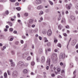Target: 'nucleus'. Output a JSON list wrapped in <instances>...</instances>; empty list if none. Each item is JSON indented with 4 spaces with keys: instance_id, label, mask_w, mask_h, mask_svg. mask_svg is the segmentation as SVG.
I'll use <instances>...</instances> for the list:
<instances>
[{
    "instance_id": "1",
    "label": "nucleus",
    "mask_w": 78,
    "mask_h": 78,
    "mask_svg": "<svg viewBox=\"0 0 78 78\" xmlns=\"http://www.w3.org/2000/svg\"><path fill=\"white\" fill-rule=\"evenodd\" d=\"M17 66L19 67H23V66H24V63L22 61H20L18 63Z\"/></svg>"
},
{
    "instance_id": "2",
    "label": "nucleus",
    "mask_w": 78,
    "mask_h": 78,
    "mask_svg": "<svg viewBox=\"0 0 78 78\" xmlns=\"http://www.w3.org/2000/svg\"><path fill=\"white\" fill-rule=\"evenodd\" d=\"M17 75H18V73L16 71H13L12 73V76L14 78H16V77L17 76Z\"/></svg>"
},
{
    "instance_id": "3",
    "label": "nucleus",
    "mask_w": 78,
    "mask_h": 78,
    "mask_svg": "<svg viewBox=\"0 0 78 78\" xmlns=\"http://www.w3.org/2000/svg\"><path fill=\"white\" fill-rule=\"evenodd\" d=\"M65 56H66L65 53H61L60 54L59 58L61 59H64V58H65Z\"/></svg>"
},
{
    "instance_id": "4",
    "label": "nucleus",
    "mask_w": 78,
    "mask_h": 78,
    "mask_svg": "<svg viewBox=\"0 0 78 78\" xmlns=\"http://www.w3.org/2000/svg\"><path fill=\"white\" fill-rule=\"evenodd\" d=\"M52 59L53 62H54V63L56 62V61L58 60V58L57 57H52Z\"/></svg>"
},
{
    "instance_id": "5",
    "label": "nucleus",
    "mask_w": 78,
    "mask_h": 78,
    "mask_svg": "<svg viewBox=\"0 0 78 78\" xmlns=\"http://www.w3.org/2000/svg\"><path fill=\"white\" fill-rule=\"evenodd\" d=\"M72 6V4L71 3H70L69 4V5L66 4V8L68 9H70V7Z\"/></svg>"
},
{
    "instance_id": "6",
    "label": "nucleus",
    "mask_w": 78,
    "mask_h": 78,
    "mask_svg": "<svg viewBox=\"0 0 78 78\" xmlns=\"http://www.w3.org/2000/svg\"><path fill=\"white\" fill-rule=\"evenodd\" d=\"M52 33V32H51V30L49 29L48 30L47 32V35L49 36H50L51 35V34Z\"/></svg>"
},
{
    "instance_id": "7",
    "label": "nucleus",
    "mask_w": 78,
    "mask_h": 78,
    "mask_svg": "<svg viewBox=\"0 0 78 78\" xmlns=\"http://www.w3.org/2000/svg\"><path fill=\"white\" fill-rule=\"evenodd\" d=\"M45 57L42 56L41 58V63H43L45 62Z\"/></svg>"
},
{
    "instance_id": "8",
    "label": "nucleus",
    "mask_w": 78,
    "mask_h": 78,
    "mask_svg": "<svg viewBox=\"0 0 78 78\" xmlns=\"http://www.w3.org/2000/svg\"><path fill=\"white\" fill-rule=\"evenodd\" d=\"M50 58H48L46 61V65H49L50 66Z\"/></svg>"
},
{
    "instance_id": "9",
    "label": "nucleus",
    "mask_w": 78,
    "mask_h": 78,
    "mask_svg": "<svg viewBox=\"0 0 78 78\" xmlns=\"http://www.w3.org/2000/svg\"><path fill=\"white\" fill-rule=\"evenodd\" d=\"M42 3L41 2V0H36L35 1V3L37 5H39V4H41Z\"/></svg>"
},
{
    "instance_id": "10",
    "label": "nucleus",
    "mask_w": 78,
    "mask_h": 78,
    "mask_svg": "<svg viewBox=\"0 0 78 78\" xmlns=\"http://www.w3.org/2000/svg\"><path fill=\"white\" fill-rule=\"evenodd\" d=\"M76 40H73L72 44V45L73 46V45H75L76 44Z\"/></svg>"
},
{
    "instance_id": "11",
    "label": "nucleus",
    "mask_w": 78,
    "mask_h": 78,
    "mask_svg": "<svg viewBox=\"0 0 78 78\" xmlns=\"http://www.w3.org/2000/svg\"><path fill=\"white\" fill-rule=\"evenodd\" d=\"M10 61L11 64V66H12V67H14V66H15V64H14V63L13 62L12 60H11Z\"/></svg>"
},
{
    "instance_id": "12",
    "label": "nucleus",
    "mask_w": 78,
    "mask_h": 78,
    "mask_svg": "<svg viewBox=\"0 0 78 78\" xmlns=\"http://www.w3.org/2000/svg\"><path fill=\"white\" fill-rule=\"evenodd\" d=\"M23 73H24V74H26V73H28V70L26 69H24L23 70Z\"/></svg>"
},
{
    "instance_id": "13",
    "label": "nucleus",
    "mask_w": 78,
    "mask_h": 78,
    "mask_svg": "<svg viewBox=\"0 0 78 78\" xmlns=\"http://www.w3.org/2000/svg\"><path fill=\"white\" fill-rule=\"evenodd\" d=\"M44 8V7L42 5H40L37 7V9H41Z\"/></svg>"
},
{
    "instance_id": "14",
    "label": "nucleus",
    "mask_w": 78,
    "mask_h": 78,
    "mask_svg": "<svg viewBox=\"0 0 78 78\" xmlns=\"http://www.w3.org/2000/svg\"><path fill=\"white\" fill-rule=\"evenodd\" d=\"M61 23H66V19L64 18H62V19Z\"/></svg>"
},
{
    "instance_id": "15",
    "label": "nucleus",
    "mask_w": 78,
    "mask_h": 78,
    "mask_svg": "<svg viewBox=\"0 0 78 78\" xmlns=\"http://www.w3.org/2000/svg\"><path fill=\"white\" fill-rule=\"evenodd\" d=\"M29 22L30 24H32L33 23V20L32 19H30L29 20Z\"/></svg>"
},
{
    "instance_id": "16",
    "label": "nucleus",
    "mask_w": 78,
    "mask_h": 78,
    "mask_svg": "<svg viewBox=\"0 0 78 78\" xmlns=\"http://www.w3.org/2000/svg\"><path fill=\"white\" fill-rule=\"evenodd\" d=\"M63 28V26L61 25V24H59L58 26V28L59 29V30H61V28Z\"/></svg>"
},
{
    "instance_id": "17",
    "label": "nucleus",
    "mask_w": 78,
    "mask_h": 78,
    "mask_svg": "<svg viewBox=\"0 0 78 78\" xmlns=\"http://www.w3.org/2000/svg\"><path fill=\"white\" fill-rule=\"evenodd\" d=\"M38 53L39 54H42V49L41 48L39 49Z\"/></svg>"
},
{
    "instance_id": "18",
    "label": "nucleus",
    "mask_w": 78,
    "mask_h": 78,
    "mask_svg": "<svg viewBox=\"0 0 78 78\" xmlns=\"http://www.w3.org/2000/svg\"><path fill=\"white\" fill-rule=\"evenodd\" d=\"M70 18L73 20H75V17L74 16H73L72 15L71 16Z\"/></svg>"
},
{
    "instance_id": "19",
    "label": "nucleus",
    "mask_w": 78,
    "mask_h": 78,
    "mask_svg": "<svg viewBox=\"0 0 78 78\" xmlns=\"http://www.w3.org/2000/svg\"><path fill=\"white\" fill-rule=\"evenodd\" d=\"M60 66H63V67L64 68V67H66V64H63V63H62V62H60Z\"/></svg>"
},
{
    "instance_id": "20",
    "label": "nucleus",
    "mask_w": 78,
    "mask_h": 78,
    "mask_svg": "<svg viewBox=\"0 0 78 78\" xmlns=\"http://www.w3.org/2000/svg\"><path fill=\"white\" fill-rule=\"evenodd\" d=\"M7 73H5L4 74V78H7Z\"/></svg>"
},
{
    "instance_id": "21",
    "label": "nucleus",
    "mask_w": 78,
    "mask_h": 78,
    "mask_svg": "<svg viewBox=\"0 0 78 78\" xmlns=\"http://www.w3.org/2000/svg\"><path fill=\"white\" fill-rule=\"evenodd\" d=\"M7 23H9V25H10V27L12 26V23L11 22H7Z\"/></svg>"
},
{
    "instance_id": "22",
    "label": "nucleus",
    "mask_w": 78,
    "mask_h": 78,
    "mask_svg": "<svg viewBox=\"0 0 78 78\" xmlns=\"http://www.w3.org/2000/svg\"><path fill=\"white\" fill-rule=\"evenodd\" d=\"M43 14L44 12L42 11H40V13H39V15L40 16H41V15H42V14Z\"/></svg>"
},
{
    "instance_id": "23",
    "label": "nucleus",
    "mask_w": 78,
    "mask_h": 78,
    "mask_svg": "<svg viewBox=\"0 0 78 78\" xmlns=\"http://www.w3.org/2000/svg\"><path fill=\"white\" fill-rule=\"evenodd\" d=\"M31 57L30 56H29L27 58V61H29L30 60H31Z\"/></svg>"
},
{
    "instance_id": "24",
    "label": "nucleus",
    "mask_w": 78,
    "mask_h": 78,
    "mask_svg": "<svg viewBox=\"0 0 78 78\" xmlns=\"http://www.w3.org/2000/svg\"><path fill=\"white\" fill-rule=\"evenodd\" d=\"M42 33L44 34H46V33H47V31L45 30H43L42 31Z\"/></svg>"
},
{
    "instance_id": "25",
    "label": "nucleus",
    "mask_w": 78,
    "mask_h": 78,
    "mask_svg": "<svg viewBox=\"0 0 78 78\" xmlns=\"http://www.w3.org/2000/svg\"><path fill=\"white\" fill-rule=\"evenodd\" d=\"M75 8L76 9H78V3L76 4L75 5Z\"/></svg>"
},
{
    "instance_id": "26",
    "label": "nucleus",
    "mask_w": 78,
    "mask_h": 78,
    "mask_svg": "<svg viewBox=\"0 0 78 78\" xmlns=\"http://www.w3.org/2000/svg\"><path fill=\"white\" fill-rule=\"evenodd\" d=\"M53 56H52V57H55V58L57 57V54H56L54 53L53 54Z\"/></svg>"
},
{
    "instance_id": "27",
    "label": "nucleus",
    "mask_w": 78,
    "mask_h": 78,
    "mask_svg": "<svg viewBox=\"0 0 78 78\" xmlns=\"http://www.w3.org/2000/svg\"><path fill=\"white\" fill-rule=\"evenodd\" d=\"M71 40H72V38H70L69 40V41L68 42V44L67 46V48H68V46H69V43L70 42V41H71Z\"/></svg>"
},
{
    "instance_id": "28",
    "label": "nucleus",
    "mask_w": 78,
    "mask_h": 78,
    "mask_svg": "<svg viewBox=\"0 0 78 78\" xmlns=\"http://www.w3.org/2000/svg\"><path fill=\"white\" fill-rule=\"evenodd\" d=\"M47 46L49 47L51 45V43L50 42H48L47 44Z\"/></svg>"
},
{
    "instance_id": "29",
    "label": "nucleus",
    "mask_w": 78,
    "mask_h": 78,
    "mask_svg": "<svg viewBox=\"0 0 78 78\" xmlns=\"http://www.w3.org/2000/svg\"><path fill=\"white\" fill-rule=\"evenodd\" d=\"M29 65V63H26L24 65V66H25L26 67H27Z\"/></svg>"
},
{
    "instance_id": "30",
    "label": "nucleus",
    "mask_w": 78,
    "mask_h": 78,
    "mask_svg": "<svg viewBox=\"0 0 78 78\" xmlns=\"http://www.w3.org/2000/svg\"><path fill=\"white\" fill-rule=\"evenodd\" d=\"M16 9L18 11H20V10H21V8L20 7H18L16 8Z\"/></svg>"
},
{
    "instance_id": "31",
    "label": "nucleus",
    "mask_w": 78,
    "mask_h": 78,
    "mask_svg": "<svg viewBox=\"0 0 78 78\" xmlns=\"http://www.w3.org/2000/svg\"><path fill=\"white\" fill-rule=\"evenodd\" d=\"M44 42H48V40H47V37H44Z\"/></svg>"
},
{
    "instance_id": "32",
    "label": "nucleus",
    "mask_w": 78,
    "mask_h": 78,
    "mask_svg": "<svg viewBox=\"0 0 78 78\" xmlns=\"http://www.w3.org/2000/svg\"><path fill=\"white\" fill-rule=\"evenodd\" d=\"M49 3L50 4H51V5H53V2H51V1L49 0L48 1Z\"/></svg>"
},
{
    "instance_id": "33",
    "label": "nucleus",
    "mask_w": 78,
    "mask_h": 78,
    "mask_svg": "<svg viewBox=\"0 0 78 78\" xmlns=\"http://www.w3.org/2000/svg\"><path fill=\"white\" fill-rule=\"evenodd\" d=\"M9 30L10 32H12V31H13V29L12 28H10L9 29Z\"/></svg>"
},
{
    "instance_id": "34",
    "label": "nucleus",
    "mask_w": 78,
    "mask_h": 78,
    "mask_svg": "<svg viewBox=\"0 0 78 78\" xmlns=\"http://www.w3.org/2000/svg\"><path fill=\"white\" fill-rule=\"evenodd\" d=\"M15 5L16 6H19V3L18 2H16L15 4Z\"/></svg>"
},
{
    "instance_id": "35",
    "label": "nucleus",
    "mask_w": 78,
    "mask_h": 78,
    "mask_svg": "<svg viewBox=\"0 0 78 78\" xmlns=\"http://www.w3.org/2000/svg\"><path fill=\"white\" fill-rule=\"evenodd\" d=\"M57 72L59 73L61 71V69L60 68H58L57 69Z\"/></svg>"
},
{
    "instance_id": "36",
    "label": "nucleus",
    "mask_w": 78,
    "mask_h": 78,
    "mask_svg": "<svg viewBox=\"0 0 78 78\" xmlns=\"http://www.w3.org/2000/svg\"><path fill=\"white\" fill-rule=\"evenodd\" d=\"M24 15L26 17H27L28 16V13H25Z\"/></svg>"
},
{
    "instance_id": "37",
    "label": "nucleus",
    "mask_w": 78,
    "mask_h": 78,
    "mask_svg": "<svg viewBox=\"0 0 78 78\" xmlns=\"http://www.w3.org/2000/svg\"><path fill=\"white\" fill-rule=\"evenodd\" d=\"M61 14H60L59 16V17H58V21H59V20H61Z\"/></svg>"
},
{
    "instance_id": "38",
    "label": "nucleus",
    "mask_w": 78,
    "mask_h": 78,
    "mask_svg": "<svg viewBox=\"0 0 78 78\" xmlns=\"http://www.w3.org/2000/svg\"><path fill=\"white\" fill-rule=\"evenodd\" d=\"M35 63H34V62H31V66H33L34 65Z\"/></svg>"
},
{
    "instance_id": "39",
    "label": "nucleus",
    "mask_w": 78,
    "mask_h": 78,
    "mask_svg": "<svg viewBox=\"0 0 78 78\" xmlns=\"http://www.w3.org/2000/svg\"><path fill=\"white\" fill-rule=\"evenodd\" d=\"M36 60L37 62H39V61H40V59L39 58H37Z\"/></svg>"
},
{
    "instance_id": "40",
    "label": "nucleus",
    "mask_w": 78,
    "mask_h": 78,
    "mask_svg": "<svg viewBox=\"0 0 78 78\" xmlns=\"http://www.w3.org/2000/svg\"><path fill=\"white\" fill-rule=\"evenodd\" d=\"M29 33H30V34L32 33H33V30H32V29H30L29 30Z\"/></svg>"
},
{
    "instance_id": "41",
    "label": "nucleus",
    "mask_w": 78,
    "mask_h": 78,
    "mask_svg": "<svg viewBox=\"0 0 78 78\" xmlns=\"http://www.w3.org/2000/svg\"><path fill=\"white\" fill-rule=\"evenodd\" d=\"M70 64L71 67H73V63H71Z\"/></svg>"
},
{
    "instance_id": "42",
    "label": "nucleus",
    "mask_w": 78,
    "mask_h": 78,
    "mask_svg": "<svg viewBox=\"0 0 78 78\" xmlns=\"http://www.w3.org/2000/svg\"><path fill=\"white\" fill-rule=\"evenodd\" d=\"M10 2H12L13 3L14 2H15L16 0H9Z\"/></svg>"
},
{
    "instance_id": "43",
    "label": "nucleus",
    "mask_w": 78,
    "mask_h": 78,
    "mask_svg": "<svg viewBox=\"0 0 78 78\" xmlns=\"http://www.w3.org/2000/svg\"><path fill=\"white\" fill-rule=\"evenodd\" d=\"M73 75L74 76H76V71H74L73 73Z\"/></svg>"
},
{
    "instance_id": "44",
    "label": "nucleus",
    "mask_w": 78,
    "mask_h": 78,
    "mask_svg": "<svg viewBox=\"0 0 78 78\" xmlns=\"http://www.w3.org/2000/svg\"><path fill=\"white\" fill-rule=\"evenodd\" d=\"M7 73L9 75H11V74L10 73V72H9V70H7Z\"/></svg>"
},
{
    "instance_id": "45",
    "label": "nucleus",
    "mask_w": 78,
    "mask_h": 78,
    "mask_svg": "<svg viewBox=\"0 0 78 78\" xmlns=\"http://www.w3.org/2000/svg\"><path fill=\"white\" fill-rule=\"evenodd\" d=\"M5 14H6V15H8L9 14V12H8V10L5 11Z\"/></svg>"
},
{
    "instance_id": "46",
    "label": "nucleus",
    "mask_w": 78,
    "mask_h": 78,
    "mask_svg": "<svg viewBox=\"0 0 78 78\" xmlns=\"http://www.w3.org/2000/svg\"><path fill=\"white\" fill-rule=\"evenodd\" d=\"M65 27L66 28H67L68 29H69V26L67 25V26H65Z\"/></svg>"
},
{
    "instance_id": "47",
    "label": "nucleus",
    "mask_w": 78,
    "mask_h": 78,
    "mask_svg": "<svg viewBox=\"0 0 78 78\" xmlns=\"http://www.w3.org/2000/svg\"><path fill=\"white\" fill-rule=\"evenodd\" d=\"M63 35L64 36H65V37H66V36H67V34L65 33L63 34Z\"/></svg>"
},
{
    "instance_id": "48",
    "label": "nucleus",
    "mask_w": 78,
    "mask_h": 78,
    "mask_svg": "<svg viewBox=\"0 0 78 78\" xmlns=\"http://www.w3.org/2000/svg\"><path fill=\"white\" fill-rule=\"evenodd\" d=\"M30 74H31V75H35V73H34L33 72H31L30 73Z\"/></svg>"
},
{
    "instance_id": "49",
    "label": "nucleus",
    "mask_w": 78,
    "mask_h": 78,
    "mask_svg": "<svg viewBox=\"0 0 78 78\" xmlns=\"http://www.w3.org/2000/svg\"><path fill=\"white\" fill-rule=\"evenodd\" d=\"M37 31H38L37 29H36L34 30V33H37Z\"/></svg>"
},
{
    "instance_id": "50",
    "label": "nucleus",
    "mask_w": 78,
    "mask_h": 78,
    "mask_svg": "<svg viewBox=\"0 0 78 78\" xmlns=\"http://www.w3.org/2000/svg\"><path fill=\"white\" fill-rule=\"evenodd\" d=\"M17 32L16 30H15L13 31V33L14 34H17Z\"/></svg>"
},
{
    "instance_id": "51",
    "label": "nucleus",
    "mask_w": 78,
    "mask_h": 78,
    "mask_svg": "<svg viewBox=\"0 0 78 78\" xmlns=\"http://www.w3.org/2000/svg\"><path fill=\"white\" fill-rule=\"evenodd\" d=\"M39 39L40 40V41L42 40V38L41 36H39Z\"/></svg>"
},
{
    "instance_id": "52",
    "label": "nucleus",
    "mask_w": 78,
    "mask_h": 78,
    "mask_svg": "<svg viewBox=\"0 0 78 78\" xmlns=\"http://www.w3.org/2000/svg\"><path fill=\"white\" fill-rule=\"evenodd\" d=\"M51 76L52 77H55V75L54 74H52L51 75Z\"/></svg>"
},
{
    "instance_id": "53",
    "label": "nucleus",
    "mask_w": 78,
    "mask_h": 78,
    "mask_svg": "<svg viewBox=\"0 0 78 78\" xmlns=\"http://www.w3.org/2000/svg\"><path fill=\"white\" fill-rule=\"evenodd\" d=\"M45 53L46 55H47V53H48V50L47 49L45 50Z\"/></svg>"
},
{
    "instance_id": "54",
    "label": "nucleus",
    "mask_w": 78,
    "mask_h": 78,
    "mask_svg": "<svg viewBox=\"0 0 78 78\" xmlns=\"http://www.w3.org/2000/svg\"><path fill=\"white\" fill-rule=\"evenodd\" d=\"M62 73L63 74H64V73H65V71H64V70H62Z\"/></svg>"
},
{
    "instance_id": "55",
    "label": "nucleus",
    "mask_w": 78,
    "mask_h": 78,
    "mask_svg": "<svg viewBox=\"0 0 78 78\" xmlns=\"http://www.w3.org/2000/svg\"><path fill=\"white\" fill-rule=\"evenodd\" d=\"M58 46L59 47H61V44L60 43L58 44Z\"/></svg>"
},
{
    "instance_id": "56",
    "label": "nucleus",
    "mask_w": 78,
    "mask_h": 78,
    "mask_svg": "<svg viewBox=\"0 0 78 78\" xmlns=\"http://www.w3.org/2000/svg\"><path fill=\"white\" fill-rule=\"evenodd\" d=\"M46 70H48V69H49V66H47L46 67Z\"/></svg>"
},
{
    "instance_id": "57",
    "label": "nucleus",
    "mask_w": 78,
    "mask_h": 78,
    "mask_svg": "<svg viewBox=\"0 0 78 78\" xmlns=\"http://www.w3.org/2000/svg\"><path fill=\"white\" fill-rule=\"evenodd\" d=\"M54 42L55 43H57L58 42V40H55Z\"/></svg>"
},
{
    "instance_id": "58",
    "label": "nucleus",
    "mask_w": 78,
    "mask_h": 78,
    "mask_svg": "<svg viewBox=\"0 0 78 78\" xmlns=\"http://www.w3.org/2000/svg\"><path fill=\"white\" fill-rule=\"evenodd\" d=\"M32 28H34L35 27V25L33 24L31 26Z\"/></svg>"
},
{
    "instance_id": "59",
    "label": "nucleus",
    "mask_w": 78,
    "mask_h": 78,
    "mask_svg": "<svg viewBox=\"0 0 78 78\" xmlns=\"http://www.w3.org/2000/svg\"><path fill=\"white\" fill-rule=\"evenodd\" d=\"M28 27L29 28L31 27V25L30 24H29L28 25Z\"/></svg>"
},
{
    "instance_id": "60",
    "label": "nucleus",
    "mask_w": 78,
    "mask_h": 78,
    "mask_svg": "<svg viewBox=\"0 0 78 78\" xmlns=\"http://www.w3.org/2000/svg\"><path fill=\"white\" fill-rule=\"evenodd\" d=\"M17 16L18 17H20V14L19 13L17 14Z\"/></svg>"
},
{
    "instance_id": "61",
    "label": "nucleus",
    "mask_w": 78,
    "mask_h": 78,
    "mask_svg": "<svg viewBox=\"0 0 78 78\" xmlns=\"http://www.w3.org/2000/svg\"><path fill=\"white\" fill-rule=\"evenodd\" d=\"M76 48H78V44H77L76 46Z\"/></svg>"
},
{
    "instance_id": "62",
    "label": "nucleus",
    "mask_w": 78,
    "mask_h": 78,
    "mask_svg": "<svg viewBox=\"0 0 78 78\" xmlns=\"http://www.w3.org/2000/svg\"><path fill=\"white\" fill-rule=\"evenodd\" d=\"M57 78H62V77L60 76H57Z\"/></svg>"
},
{
    "instance_id": "63",
    "label": "nucleus",
    "mask_w": 78,
    "mask_h": 78,
    "mask_svg": "<svg viewBox=\"0 0 78 78\" xmlns=\"http://www.w3.org/2000/svg\"><path fill=\"white\" fill-rule=\"evenodd\" d=\"M46 12H49V10H48V9H46Z\"/></svg>"
},
{
    "instance_id": "64",
    "label": "nucleus",
    "mask_w": 78,
    "mask_h": 78,
    "mask_svg": "<svg viewBox=\"0 0 78 78\" xmlns=\"http://www.w3.org/2000/svg\"><path fill=\"white\" fill-rule=\"evenodd\" d=\"M20 42L21 44H23V41L21 40L20 41Z\"/></svg>"
}]
</instances>
